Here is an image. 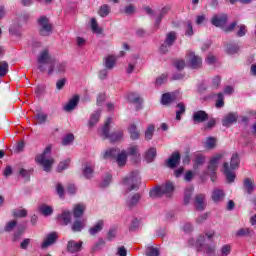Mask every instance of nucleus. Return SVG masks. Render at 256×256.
<instances>
[{
    "instance_id": "f704fd0d",
    "label": "nucleus",
    "mask_w": 256,
    "mask_h": 256,
    "mask_svg": "<svg viewBox=\"0 0 256 256\" xmlns=\"http://www.w3.org/2000/svg\"><path fill=\"white\" fill-rule=\"evenodd\" d=\"M85 227V220H76L72 226L73 231H81Z\"/></svg>"
},
{
    "instance_id": "b1692460",
    "label": "nucleus",
    "mask_w": 256,
    "mask_h": 256,
    "mask_svg": "<svg viewBox=\"0 0 256 256\" xmlns=\"http://www.w3.org/2000/svg\"><path fill=\"white\" fill-rule=\"evenodd\" d=\"M117 61V58L113 55H108L104 60V65L106 69H113L115 67V63Z\"/></svg>"
},
{
    "instance_id": "0e129e2a",
    "label": "nucleus",
    "mask_w": 256,
    "mask_h": 256,
    "mask_svg": "<svg viewBox=\"0 0 256 256\" xmlns=\"http://www.w3.org/2000/svg\"><path fill=\"white\" fill-rule=\"evenodd\" d=\"M29 243H31V240H30V239H25V240L20 244L21 249H27V247H29Z\"/></svg>"
},
{
    "instance_id": "393cba45",
    "label": "nucleus",
    "mask_w": 256,
    "mask_h": 256,
    "mask_svg": "<svg viewBox=\"0 0 256 256\" xmlns=\"http://www.w3.org/2000/svg\"><path fill=\"white\" fill-rule=\"evenodd\" d=\"M86 206L85 204H76L74 206L73 215L74 217L78 218L85 213Z\"/></svg>"
},
{
    "instance_id": "412c9836",
    "label": "nucleus",
    "mask_w": 256,
    "mask_h": 256,
    "mask_svg": "<svg viewBox=\"0 0 256 256\" xmlns=\"http://www.w3.org/2000/svg\"><path fill=\"white\" fill-rule=\"evenodd\" d=\"M79 103V96L72 97L69 102L64 106V109L66 111H73L77 107V104Z\"/></svg>"
},
{
    "instance_id": "49530a36",
    "label": "nucleus",
    "mask_w": 256,
    "mask_h": 256,
    "mask_svg": "<svg viewBox=\"0 0 256 256\" xmlns=\"http://www.w3.org/2000/svg\"><path fill=\"white\" fill-rule=\"evenodd\" d=\"M139 199H141V195L134 194L133 197L128 201L129 207H133V205H137V203H139Z\"/></svg>"
},
{
    "instance_id": "bb28decb",
    "label": "nucleus",
    "mask_w": 256,
    "mask_h": 256,
    "mask_svg": "<svg viewBox=\"0 0 256 256\" xmlns=\"http://www.w3.org/2000/svg\"><path fill=\"white\" fill-rule=\"evenodd\" d=\"M157 156V150L155 148H150L145 155V159L147 161V163H151L153 162V160L155 159V157Z\"/></svg>"
},
{
    "instance_id": "7c9ffc66",
    "label": "nucleus",
    "mask_w": 256,
    "mask_h": 256,
    "mask_svg": "<svg viewBox=\"0 0 256 256\" xmlns=\"http://www.w3.org/2000/svg\"><path fill=\"white\" fill-rule=\"evenodd\" d=\"M131 139H139V132L137 131V126L135 124H131L128 128Z\"/></svg>"
},
{
    "instance_id": "dca6fc26",
    "label": "nucleus",
    "mask_w": 256,
    "mask_h": 256,
    "mask_svg": "<svg viewBox=\"0 0 256 256\" xmlns=\"http://www.w3.org/2000/svg\"><path fill=\"white\" fill-rule=\"evenodd\" d=\"M55 241H57V233L52 232L48 234L41 245L42 249H47V247L53 245Z\"/></svg>"
},
{
    "instance_id": "f257e3e1",
    "label": "nucleus",
    "mask_w": 256,
    "mask_h": 256,
    "mask_svg": "<svg viewBox=\"0 0 256 256\" xmlns=\"http://www.w3.org/2000/svg\"><path fill=\"white\" fill-rule=\"evenodd\" d=\"M67 65L65 63L55 61V58L49 55L48 50H44L38 56V69L42 72H47L48 75L56 73H65Z\"/></svg>"
},
{
    "instance_id": "5fc2aeb1",
    "label": "nucleus",
    "mask_w": 256,
    "mask_h": 256,
    "mask_svg": "<svg viewBox=\"0 0 256 256\" xmlns=\"http://www.w3.org/2000/svg\"><path fill=\"white\" fill-rule=\"evenodd\" d=\"M167 81V75L162 74L156 79V85H163Z\"/></svg>"
},
{
    "instance_id": "423d86ee",
    "label": "nucleus",
    "mask_w": 256,
    "mask_h": 256,
    "mask_svg": "<svg viewBox=\"0 0 256 256\" xmlns=\"http://www.w3.org/2000/svg\"><path fill=\"white\" fill-rule=\"evenodd\" d=\"M35 161L39 165H42L44 171H51V167L55 163V160L51 158V146H47L44 152L36 157Z\"/></svg>"
},
{
    "instance_id": "c03bdc74",
    "label": "nucleus",
    "mask_w": 256,
    "mask_h": 256,
    "mask_svg": "<svg viewBox=\"0 0 256 256\" xmlns=\"http://www.w3.org/2000/svg\"><path fill=\"white\" fill-rule=\"evenodd\" d=\"M91 27L93 33H101V28L99 27V24H97V20L95 18L91 19Z\"/></svg>"
},
{
    "instance_id": "69168bd1",
    "label": "nucleus",
    "mask_w": 256,
    "mask_h": 256,
    "mask_svg": "<svg viewBox=\"0 0 256 256\" xmlns=\"http://www.w3.org/2000/svg\"><path fill=\"white\" fill-rule=\"evenodd\" d=\"M105 99H106L105 94L98 95V97H97V105H101L103 103V101H105Z\"/></svg>"
},
{
    "instance_id": "a878e982",
    "label": "nucleus",
    "mask_w": 256,
    "mask_h": 256,
    "mask_svg": "<svg viewBox=\"0 0 256 256\" xmlns=\"http://www.w3.org/2000/svg\"><path fill=\"white\" fill-rule=\"evenodd\" d=\"M39 212L47 217L53 214V207L48 206L47 204H42L39 206Z\"/></svg>"
},
{
    "instance_id": "c756f323",
    "label": "nucleus",
    "mask_w": 256,
    "mask_h": 256,
    "mask_svg": "<svg viewBox=\"0 0 256 256\" xmlns=\"http://www.w3.org/2000/svg\"><path fill=\"white\" fill-rule=\"evenodd\" d=\"M101 113L95 112L91 115L90 120H89V127H95L96 123H99V117Z\"/></svg>"
},
{
    "instance_id": "cd10ccee",
    "label": "nucleus",
    "mask_w": 256,
    "mask_h": 256,
    "mask_svg": "<svg viewBox=\"0 0 256 256\" xmlns=\"http://www.w3.org/2000/svg\"><path fill=\"white\" fill-rule=\"evenodd\" d=\"M83 174L86 179H91L93 177V164H85Z\"/></svg>"
},
{
    "instance_id": "e2e57ef3",
    "label": "nucleus",
    "mask_w": 256,
    "mask_h": 256,
    "mask_svg": "<svg viewBox=\"0 0 256 256\" xmlns=\"http://www.w3.org/2000/svg\"><path fill=\"white\" fill-rule=\"evenodd\" d=\"M56 87L57 89H63V87H65V79L58 80L56 83Z\"/></svg>"
},
{
    "instance_id": "79ce46f5",
    "label": "nucleus",
    "mask_w": 256,
    "mask_h": 256,
    "mask_svg": "<svg viewBox=\"0 0 256 256\" xmlns=\"http://www.w3.org/2000/svg\"><path fill=\"white\" fill-rule=\"evenodd\" d=\"M72 141H75V136L73 134H67L62 139V145H71Z\"/></svg>"
},
{
    "instance_id": "a18cd8bd",
    "label": "nucleus",
    "mask_w": 256,
    "mask_h": 256,
    "mask_svg": "<svg viewBox=\"0 0 256 256\" xmlns=\"http://www.w3.org/2000/svg\"><path fill=\"white\" fill-rule=\"evenodd\" d=\"M225 105L223 94L219 93L217 94V100H216V107L217 109H221Z\"/></svg>"
},
{
    "instance_id": "864d4df0",
    "label": "nucleus",
    "mask_w": 256,
    "mask_h": 256,
    "mask_svg": "<svg viewBox=\"0 0 256 256\" xmlns=\"http://www.w3.org/2000/svg\"><path fill=\"white\" fill-rule=\"evenodd\" d=\"M176 69H178V71H181V69H185V61L183 60H177L175 63H174Z\"/></svg>"
},
{
    "instance_id": "1a4fd4ad",
    "label": "nucleus",
    "mask_w": 256,
    "mask_h": 256,
    "mask_svg": "<svg viewBox=\"0 0 256 256\" xmlns=\"http://www.w3.org/2000/svg\"><path fill=\"white\" fill-rule=\"evenodd\" d=\"M139 183H141L139 172H132L129 177L124 179V185H126L128 191L139 189Z\"/></svg>"
},
{
    "instance_id": "bf43d9fd",
    "label": "nucleus",
    "mask_w": 256,
    "mask_h": 256,
    "mask_svg": "<svg viewBox=\"0 0 256 256\" xmlns=\"http://www.w3.org/2000/svg\"><path fill=\"white\" fill-rule=\"evenodd\" d=\"M15 225H17L16 221H10L6 224L5 231H13L15 228Z\"/></svg>"
},
{
    "instance_id": "2f4dec72",
    "label": "nucleus",
    "mask_w": 256,
    "mask_h": 256,
    "mask_svg": "<svg viewBox=\"0 0 256 256\" xmlns=\"http://www.w3.org/2000/svg\"><path fill=\"white\" fill-rule=\"evenodd\" d=\"M217 145V139L209 137L204 143L206 149H213Z\"/></svg>"
},
{
    "instance_id": "13d9d810",
    "label": "nucleus",
    "mask_w": 256,
    "mask_h": 256,
    "mask_svg": "<svg viewBox=\"0 0 256 256\" xmlns=\"http://www.w3.org/2000/svg\"><path fill=\"white\" fill-rule=\"evenodd\" d=\"M237 51H239V47L237 45H229L228 46V53L230 55L237 53Z\"/></svg>"
},
{
    "instance_id": "ea45409f",
    "label": "nucleus",
    "mask_w": 256,
    "mask_h": 256,
    "mask_svg": "<svg viewBox=\"0 0 256 256\" xmlns=\"http://www.w3.org/2000/svg\"><path fill=\"white\" fill-rule=\"evenodd\" d=\"M244 187L247 191V193H251L253 191V189H255V186L253 185V181H251V179L246 178L244 180Z\"/></svg>"
},
{
    "instance_id": "603ef678",
    "label": "nucleus",
    "mask_w": 256,
    "mask_h": 256,
    "mask_svg": "<svg viewBox=\"0 0 256 256\" xmlns=\"http://www.w3.org/2000/svg\"><path fill=\"white\" fill-rule=\"evenodd\" d=\"M245 33H247V27L245 25H240L237 32L238 37H244Z\"/></svg>"
},
{
    "instance_id": "c85d7f7f",
    "label": "nucleus",
    "mask_w": 256,
    "mask_h": 256,
    "mask_svg": "<svg viewBox=\"0 0 256 256\" xmlns=\"http://www.w3.org/2000/svg\"><path fill=\"white\" fill-rule=\"evenodd\" d=\"M9 73V64L6 61L0 62V77H5Z\"/></svg>"
},
{
    "instance_id": "72a5a7b5",
    "label": "nucleus",
    "mask_w": 256,
    "mask_h": 256,
    "mask_svg": "<svg viewBox=\"0 0 256 256\" xmlns=\"http://www.w3.org/2000/svg\"><path fill=\"white\" fill-rule=\"evenodd\" d=\"M153 133H155V126L153 124H151L146 129L145 139H147V141L153 139Z\"/></svg>"
},
{
    "instance_id": "09e8293b",
    "label": "nucleus",
    "mask_w": 256,
    "mask_h": 256,
    "mask_svg": "<svg viewBox=\"0 0 256 256\" xmlns=\"http://www.w3.org/2000/svg\"><path fill=\"white\" fill-rule=\"evenodd\" d=\"M231 253V245L226 244L221 248V256H229Z\"/></svg>"
},
{
    "instance_id": "6e6d98bb",
    "label": "nucleus",
    "mask_w": 256,
    "mask_h": 256,
    "mask_svg": "<svg viewBox=\"0 0 256 256\" xmlns=\"http://www.w3.org/2000/svg\"><path fill=\"white\" fill-rule=\"evenodd\" d=\"M10 33H11V35H20L21 28L19 26H12L10 28Z\"/></svg>"
},
{
    "instance_id": "ddd939ff",
    "label": "nucleus",
    "mask_w": 256,
    "mask_h": 256,
    "mask_svg": "<svg viewBox=\"0 0 256 256\" xmlns=\"http://www.w3.org/2000/svg\"><path fill=\"white\" fill-rule=\"evenodd\" d=\"M176 39H177V35L175 34V32H170L167 35L164 44H162L160 51L162 53H167V47H171V45H173V43H175Z\"/></svg>"
},
{
    "instance_id": "9d476101",
    "label": "nucleus",
    "mask_w": 256,
    "mask_h": 256,
    "mask_svg": "<svg viewBox=\"0 0 256 256\" xmlns=\"http://www.w3.org/2000/svg\"><path fill=\"white\" fill-rule=\"evenodd\" d=\"M186 61L191 69H199V67H201V64L203 63L201 57L195 55V52L192 51L187 52Z\"/></svg>"
},
{
    "instance_id": "39448f33",
    "label": "nucleus",
    "mask_w": 256,
    "mask_h": 256,
    "mask_svg": "<svg viewBox=\"0 0 256 256\" xmlns=\"http://www.w3.org/2000/svg\"><path fill=\"white\" fill-rule=\"evenodd\" d=\"M116 157V163L118 167H124L127 163V152L125 150H122L119 152V149H109L106 150L103 154V159H113Z\"/></svg>"
},
{
    "instance_id": "680f3d73",
    "label": "nucleus",
    "mask_w": 256,
    "mask_h": 256,
    "mask_svg": "<svg viewBox=\"0 0 256 256\" xmlns=\"http://www.w3.org/2000/svg\"><path fill=\"white\" fill-rule=\"evenodd\" d=\"M56 191H57L59 197H63L65 191H64L63 186L61 184L56 185Z\"/></svg>"
},
{
    "instance_id": "a211bd4d",
    "label": "nucleus",
    "mask_w": 256,
    "mask_h": 256,
    "mask_svg": "<svg viewBox=\"0 0 256 256\" xmlns=\"http://www.w3.org/2000/svg\"><path fill=\"white\" fill-rule=\"evenodd\" d=\"M195 208L197 209V211H203V209H205L206 207V203H205V195L203 194H199L195 197V202H194Z\"/></svg>"
},
{
    "instance_id": "7ed1b4c3",
    "label": "nucleus",
    "mask_w": 256,
    "mask_h": 256,
    "mask_svg": "<svg viewBox=\"0 0 256 256\" xmlns=\"http://www.w3.org/2000/svg\"><path fill=\"white\" fill-rule=\"evenodd\" d=\"M235 169H239V155L233 154L229 163L225 162L223 164L222 172L224 173L228 183H233L235 181Z\"/></svg>"
},
{
    "instance_id": "052dcab7",
    "label": "nucleus",
    "mask_w": 256,
    "mask_h": 256,
    "mask_svg": "<svg viewBox=\"0 0 256 256\" xmlns=\"http://www.w3.org/2000/svg\"><path fill=\"white\" fill-rule=\"evenodd\" d=\"M186 35H188L189 37L193 35V25L191 24V22H187L186 24Z\"/></svg>"
},
{
    "instance_id": "8fccbe9b",
    "label": "nucleus",
    "mask_w": 256,
    "mask_h": 256,
    "mask_svg": "<svg viewBox=\"0 0 256 256\" xmlns=\"http://www.w3.org/2000/svg\"><path fill=\"white\" fill-rule=\"evenodd\" d=\"M14 217H27V210L25 209H16L13 211Z\"/></svg>"
},
{
    "instance_id": "3c124183",
    "label": "nucleus",
    "mask_w": 256,
    "mask_h": 256,
    "mask_svg": "<svg viewBox=\"0 0 256 256\" xmlns=\"http://www.w3.org/2000/svg\"><path fill=\"white\" fill-rule=\"evenodd\" d=\"M128 100L131 103H138V105H141V98H139V96H137L136 94L128 95Z\"/></svg>"
},
{
    "instance_id": "4468645a",
    "label": "nucleus",
    "mask_w": 256,
    "mask_h": 256,
    "mask_svg": "<svg viewBox=\"0 0 256 256\" xmlns=\"http://www.w3.org/2000/svg\"><path fill=\"white\" fill-rule=\"evenodd\" d=\"M237 119H239L237 113L230 112L226 116H224L222 120V125L224 127H231L233 123H237Z\"/></svg>"
},
{
    "instance_id": "4c0bfd02",
    "label": "nucleus",
    "mask_w": 256,
    "mask_h": 256,
    "mask_svg": "<svg viewBox=\"0 0 256 256\" xmlns=\"http://www.w3.org/2000/svg\"><path fill=\"white\" fill-rule=\"evenodd\" d=\"M101 229H103V221L97 222L94 227L90 228V235H97Z\"/></svg>"
},
{
    "instance_id": "4d7b16f0",
    "label": "nucleus",
    "mask_w": 256,
    "mask_h": 256,
    "mask_svg": "<svg viewBox=\"0 0 256 256\" xmlns=\"http://www.w3.org/2000/svg\"><path fill=\"white\" fill-rule=\"evenodd\" d=\"M36 119L38 123H45V121H47V115L44 113L37 114Z\"/></svg>"
},
{
    "instance_id": "a19ab883",
    "label": "nucleus",
    "mask_w": 256,
    "mask_h": 256,
    "mask_svg": "<svg viewBox=\"0 0 256 256\" xmlns=\"http://www.w3.org/2000/svg\"><path fill=\"white\" fill-rule=\"evenodd\" d=\"M128 155H131L132 157H137V155L139 156V146L137 145H131L128 148Z\"/></svg>"
},
{
    "instance_id": "e433bc0d",
    "label": "nucleus",
    "mask_w": 256,
    "mask_h": 256,
    "mask_svg": "<svg viewBox=\"0 0 256 256\" xmlns=\"http://www.w3.org/2000/svg\"><path fill=\"white\" fill-rule=\"evenodd\" d=\"M69 165H71V159H66L60 162L57 168L58 173H61V171H65V169H67Z\"/></svg>"
},
{
    "instance_id": "2eb2a0df",
    "label": "nucleus",
    "mask_w": 256,
    "mask_h": 256,
    "mask_svg": "<svg viewBox=\"0 0 256 256\" xmlns=\"http://www.w3.org/2000/svg\"><path fill=\"white\" fill-rule=\"evenodd\" d=\"M177 95H179L177 92L163 94L161 100L162 105H169V103H173L175 99H179V96Z\"/></svg>"
},
{
    "instance_id": "6e6552de",
    "label": "nucleus",
    "mask_w": 256,
    "mask_h": 256,
    "mask_svg": "<svg viewBox=\"0 0 256 256\" xmlns=\"http://www.w3.org/2000/svg\"><path fill=\"white\" fill-rule=\"evenodd\" d=\"M212 25L215 27H221L223 31L226 33H229L237 27V22L231 23L229 26H227V15L225 14H216L212 17L211 20Z\"/></svg>"
},
{
    "instance_id": "aec40b11",
    "label": "nucleus",
    "mask_w": 256,
    "mask_h": 256,
    "mask_svg": "<svg viewBox=\"0 0 256 256\" xmlns=\"http://www.w3.org/2000/svg\"><path fill=\"white\" fill-rule=\"evenodd\" d=\"M223 199H225V192H223V190L215 189L212 192V201H214V203H219L220 201H223Z\"/></svg>"
},
{
    "instance_id": "473e14b6",
    "label": "nucleus",
    "mask_w": 256,
    "mask_h": 256,
    "mask_svg": "<svg viewBox=\"0 0 256 256\" xmlns=\"http://www.w3.org/2000/svg\"><path fill=\"white\" fill-rule=\"evenodd\" d=\"M193 194V187H187L184 191V203L187 205L191 201V195Z\"/></svg>"
},
{
    "instance_id": "0eeeda50",
    "label": "nucleus",
    "mask_w": 256,
    "mask_h": 256,
    "mask_svg": "<svg viewBox=\"0 0 256 256\" xmlns=\"http://www.w3.org/2000/svg\"><path fill=\"white\" fill-rule=\"evenodd\" d=\"M173 191H175V186L173 183L166 182L164 185L155 187L150 190V197H152V199L163 197V195L166 197H171L173 195Z\"/></svg>"
},
{
    "instance_id": "338daca9",
    "label": "nucleus",
    "mask_w": 256,
    "mask_h": 256,
    "mask_svg": "<svg viewBox=\"0 0 256 256\" xmlns=\"http://www.w3.org/2000/svg\"><path fill=\"white\" fill-rule=\"evenodd\" d=\"M184 179L185 181H191V179H193V172L192 171L186 172Z\"/></svg>"
},
{
    "instance_id": "9b49d317",
    "label": "nucleus",
    "mask_w": 256,
    "mask_h": 256,
    "mask_svg": "<svg viewBox=\"0 0 256 256\" xmlns=\"http://www.w3.org/2000/svg\"><path fill=\"white\" fill-rule=\"evenodd\" d=\"M39 26H40V35L43 37H47V35H51V31L53 29V26H51V23H49V19L46 17H40L38 20Z\"/></svg>"
},
{
    "instance_id": "37998d69",
    "label": "nucleus",
    "mask_w": 256,
    "mask_h": 256,
    "mask_svg": "<svg viewBox=\"0 0 256 256\" xmlns=\"http://www.w3.org/2000/svg\"><path fill=\"white\" fill-rule=\"evenodd\" d=\"M246 235H251L249 228H241L236 232V237H246Z\"/></svg>"
},
{
    "instance_id": "774afa93",
    "label": "nucleus",
    "mask_w": 256,
    "mask_h": 256,
    "mask_svg": "<svg viewBox=\"0 0 256 256\" xmlns=\"http://www.w3.org/2000/svg\"><path fill=\"white\" fill-rule=\"evenodd\" d=\"M118 255L119 256H127V250L125 249V247H120L118 249Z\"/></svg>"
},
{
    "instance_id": "c9c22d12",
    "label": "nucleus",
    "mask_w": 256,
    "mask_h": 256,
    "mask_svg": "<svg viewBox=\"0 0 256 256\" xmlns=\"http://www.w3.org/2000/svg\"><path fill=\"white\" fill-rule=\"evenodd\" d=\"M98 13L100 17H107L111 13V8L107 4L102 5Z\"/></svg>"
},
{
    "instance_id": "58836bf2",
    "label": "nucleus",
    "mask_w": 256,
    "mask_h": 256,
    "mask_svg": "<svg viewBox=\"0 0 256 256\" xmlns=\"http://www.w3.org/2000/svg\"><path fill=\"white\" fill-rule=\"evenodd\" d=\"M178 110L176 111V119L177 121H181V115L185 113V104L179 103L177 105Z\"/></svg>"
},
{
    "instance_id": "6ab92c4d",
    "label": "nucleus",
    "mask_w": 256,
    "mask_h": 256,
    "mask_svg": "<svg viewBox=\"0 0 256 256\" xmlns=\"http://www.w3.org/2000/svg\"><path fill=\"white\" fill-rule=\"evenodd\" d=\"M181 161L179 152H174L167 161V167L174 169V167Z\"/></svg>"
},
{
    "instance_id": "20e7f679",
    "label": "nucleus",
    "mask_w": 256,
    "mask_h": 256,
    "mask_svg": "<svg viewBox=\"0 0 256 256\" xmlns=\"http://www.w3.org/2000/svg\"><path fill=\"white\" fill-rule=\"evenodd\" d=\"M111 123H113V120L111 118H108L107 121L104 123V126L98 130V133L100 137H103V139H109L111 143H115L117 141H121L123 139V132H112L109 133V129H111Z\"/></svg>"
},
{
    "instance_id": "5701e85b",
    "label": "nucleus",
    "mask_w": 256,
    "mask_h": 256,
    "mask_svg": "<svg viewBox=\"0 0 256 256\" xmlns=\"http://www.w3.org/2000/svg\"><path fill=\"white\" fill-rule=\"evenodd\" d=\"M58 221L61 225H69V223H71V213L64 211L62 215L58 217Z\"/></svg>"
},
{
    "instance_id": "f8f14e48",
    "label": "nucleus",
    "mask_w": 256,
    "mask_h": 256,
    "mask_svg": "<svg viewBox=\"0 0 256 256\" xmlns=\"http://www.w3.org/2000/svg\"><path fill=\"white\" fill-rule=\"evenodd\" d=\"M223 157H225L224 153H218L210 159V162L208 164L209 173H215V171H217V168L219 167V162L221 161V159H223Z\"/></svg>"
},
{
    "instance_id": "4be33fe9",
    "label": "nucleus",
    "mask_w": 256,
    "mask_h": 256,
    "mask_svg": "<svg viewBox=\"0 0 256 256\" xmlns=\"http://www.w3.org/2000/svg\"><path fill=\"white\" fill-rule=\"evenodd\" d=\"M193 119L194 123H203V121H207V113H205V111L195 112Z\"/></svg>"
},
{
    "instance_id": "f03ea898",
    "label": "nucleus",
    "mask_w": 256,
    "mask_h": 256,
    "mask_svg": "<svg viewBox=\"0 0 256 256\" xmlns=\"http://www.w3.org/2000/svg\"><path fill=\"white\" fill-rule=\"evenodd\" d=\"M215 232L209 231L206 236H200L196 241L197 251H202L206 255H213L215 253V243L211 241Z\"/></svg>"
},
{
    "instance_id": "de8ad7c7",
    "label": "nucleus",
    "mask_w": 256,
    "mask_h": 256,
    "mask_svg": "<svg viewBox=\"0 0 256 256\" xmlns=\"http://www.w3.org/2000/svg\"><path fill=\"white\" fill-rule=\"evenodd\" d=\"M146 255L147 256H159V249L153 248V247H148L146 249Z\"/></svg>"
},
{
    "instance_id": "f3484780",
    "label": "nucleus",
    "mask_w": 256,
    "mask_h": 256,
    "mask_svg": "<svg viewBox=\"0 0 256 256\" xmlns=\"http://www.w3.org/2000/svg\"><path fill=\"white\" fill-rule=\"evenodd\" d=\"M83 246V242H76L75 240H70L67 245V249L70 253H77L81 251V247Z\"/></svg>"
}]
</instances>
